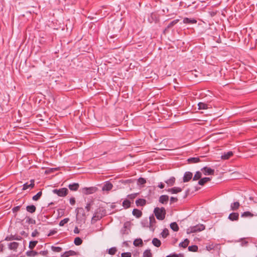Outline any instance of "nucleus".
I'll list each match as a JSON object with an SVG mask.
<instances>
[{"instance_id":"nucleus-3","label":"nucleus","mask_w":257,"mask_h":257,"mask_svg":"<svg viewBox=\"0 0 257 257\" xmlns=\"http://www.w3.org/2000/svg\"><path fill=\"white\" fill-rule=\"evenodd\" d=\"M53 192L60 197H65L68 193V190L66 188H62L59 189H54Z\"/></svg>"},{"instance_id":"nucleus-51","label":"nucleus","mask_w":257,"mask_h":257,"mask_svg":"<svg viewBox=\"0 0 257 257\" xmlns=\"http://www.w3.org/2000/svg\"><path fill=\"white\" fill-rule=\"evenodd\" d=\"M57 232V231L56 230V229H53V230H50V232H49V234H48V236H51V235H54V234H55Z\"/></svg>"},{"instance_id":"nucleus-22","label":"nucleus","mask_w":257,"mask_h":257,"mask_svg":"<svg viewBox=\"0 0 257 257\" xmlns=\"http://www.w3.org/2000/svg\"><path fill=\"white\" fill-rule=\"evenodd\" d=\"M19 246V243L17 242H11L9 244V248L11 250H16Z\"/></svg>"},{"instance_id":"nucleus-47","label":"nucleus","mask_w":257,"mask_h":257,"mask_svg":"<svg viewBox=\"0 0 257 257\" xmlns=\"http://www.w3.org/2000/svg\"><path fill=\"white\" fill-rule=\"evenodd\" d=\"M138 195V193H134L127 195V198L131 200H134Z\"/></svg>"},{"instance_id":"nucleus-24","label":"nucleus","mask_w":257,"mask_h":257,"mask_svg":"<svg viewBox=\"0 0 257 257\" xmlns=\"http://www.w3.org/2000/svg\"><path fill=\"white\" fill-rule=\"evenodd\" d=\"M198 106L199 109H207L208 108V104L204 102H199Z\"/></svg>"},{"instance_id":"nucleus-6","label":"nucleus","mask_w":257,"mask_h":257,"mask_svg":"<svg viewBox=\"0 0 257 257\" xmlns=\"http://www.w3.org/2000/svg\"><path fill=\"white\" fill-rule=\"evenodd\" d=\"M201 170L205 175H213L214 173V170L207 167H203Z\"/></svg>"},{"instance_id":"nucleus-36","label":"nucleus","mask_w":257,"mask_h":257,"mask_svg":"<svg viewBox=\"0 0 257 257\" xmlns=\"http://www.w3.org/2000/svg\"><path fill=\"white\" fill-rule=\"evenodd\" d=\"M42 195V191H40L38 193H37L36 195H34L33 197V200L34 201H38L41 197Z\"/></svg>"},{"instance_id":"nucleus-39","label":"nucleus","mask_w":257,"mask_h":257,"mask_svg":"<svg viewBox=\"0 0 257 257\" xmlns=\"http://www.w3.org/2000/svg\"><path fill=\"white\" fill-rule=\"evenodd\" d=\"M159 17H148V21L152 23L153 22L157 23L159 21Z\"/></svg>"},{"instance_id":"nucleus-14","label":"nucleus","mask_w":257,"mask_h":257,"mask_svg":"<svg viewBox=\"0 0 257 257\" xmlns=\"http://www.w3.org/2000/svg\"><path fill=\"white\" fill-rule=\"evenodd\" d=\"M182 190V189L181 188L175 187L169 189L167 190V191L171 193L172 194H176V193L181 192Z\"/></svg>"},{"instance_id":"nucleus-41","label":"nucleus","mask_w":257,"mask_h":257,"mask_svg":"<svg viewBox=\"0 0 257 257\" xmlns=\"http://www.w3.org/2000/svg\"><path fill=\"white\" fill-rule=\"evenodd\" d=\"M69 221V218H64L63 219V220H61L60 222H59V225L60 226H64L65 224H66L67 223H68V222Z\"/></svg>"},{"instance_id":"nucleus-37","label":"nucleus","mask_w":257,"mask_h":257,"mask_svg":"<svg viewBox=\"0 0 257 257\" xmlns=\"http://www.w3.org/2000/svg\"><path fill=\"white\" fill-rule=\"evenodd\" d=\"M152 254L151 252V250L147 249L143 253V257H152Z\"/></svg>"},{"instance_id":"nucleus-57","label":"nucleus","mask_w":257,"mask_h":257,"mask_svg":"<svg viewBox=\"0 0 257 257\" xmlns=\"http://www.w3.org/2000/svg\"><path fill=\"white\" fill-rule=\"evenodd\" d=\"M158 187L161 189H163L165 187V185L161 182L159 184Z\"/></svg>"},{"instance_id":"nucleus-34","label":"nucleus","mask_w":257,"mask_h":257,"mask_svg":"<svg viewBox=\"0 0 257 257\" xmlns=\"http://www.w3.org/2000/svg\"><path fill=\"white\" fill-rule=\"evenodd\" d=\"M74 243L76 245H80L82 243V240L81 239V238L77 237L75 238Z\"/></svg>"},{"instance_id":"nucleus-56","label":"nucleus","mask_w":257,"mask_h":257,"mask_svg":"<svg viewBox=\"0 0 257 257\" xmlns=\"http://www.w3.org/2000/svg\"><path fill=\"white\" fill-rule=\"evenodd\" d=\"M85 208L87 210V211H89L90 210V204L88 203L86 206H85Z\"/></svg>"},{"instance_id":"nucleus-20","label":"nucleus","mask_w":257,"mask_h":257,"mask_svg":"<svg viewBox=\"0 0 257 257\" xmlns=\"http://www.w3.org/2000/svg\"><path fill=\"white\" fill-rule=\"evenodd\" d=\"M75 254V251L70 250L67 251H65L62 255H61V257H68L69 256L74 255Z\"/></svg>"},{"instance_id":"nucleus-26","label":"nucleus","mask_w":257,"mask_h":257,"mask_svg":"<svg viewBox=\"0 0 257 257\" xmlns=\"http://www.w3.org/2000/svg\"><path fill=\"white\" fill-rule=\"evenodd\" d=\"M170 228L174 231H178L179 229L178 224L175 222L170 224Z\"/></svg>"},{"instance_id":"nucleus-31","label":"nucleus","mask_w":257,"mask_h":257,"mask_svg":"<svg viewBox=\"0 0 257 257\" xmlns=\"http://www.w3.org/2000/svg\"><path fill=\"white\" fill-rule=\"evenodd\" d=\"M189 243V240L187 238L185 239L184 241L181 242L179 244V246L183 248H186Z\"/></svg>"},{"instance_id":"nucleus-33","label":"nucleus","mask_w":257,"mask_h":257,"mask_svg":"<svg viewBox=\"0 0 257 257\" xmlns=\"http://www.w3.org/2000/svg\"><path fill=\"white\" fill-rule=\"evenodd\" d=\"M253 216V214H252L249 211L244 212L243 213H242V214L241 215V216L242 217H252Z\"/></svg>"},{"instance_id":"nucleus-53","label":"nucleus","mask_w":257,"mask_h":257,"mask_svg":"<svg viewBox=\"0 0 257 257\" xmlns=\"http://www.w3.org/2000/svg\"><path fill=\"white\" fill-rule=\"evenodd\" d=\"M70 203L72 205H74L75 203V199L74 197H71L69 200Z\"/></svg>"},{"instance_id":"nucleus-35","label":"nucleus","mask_w":257,"mask_h":257,"mask_svg":"<svg viewBox=\"0 0 257 257\" xmlns=\"http://www.w3.org/2000/svg\"><path fill=\"white\" fill-rule=\"evenodd\" d=\"M198 247L196 245H193L188 247V250L190 251L196 252L198 250Z\"/></svg>"},{"instance_id":"nucleus-2","label":"nucleus","mask_w":257,"mask_h":257,"mask_svg":"<svg viewBox=\"0 0 257 257\" xmlns=\"http://www.w3.org/2000/svg\"><path fill=\"white\" fill-rule=\"evenodd\" d=\"M205 228V225L201 224H199L195 226H190L187 229V233L190 234L192 233H195L201 231Z\"/></svg>"},{"instance_id":"nucleus-25","label":"nucleus","mask_w":257,"mask_h":257,"mask_svg":"<svg viewBox=\"0 0 257 257\" xmlns=\"http://www.w3.org/2000/svg\"><path fill=\"white\" fill-rule=\"evenodd\" d=\"M165 182L170 186H173L175 182V178L171 177L169 179L166 180Z\"/></svg>"},{"instance_id":"nucleus-1","label":"nucleus","mask_w":257,"mask_h":257,"mask_svg":"<svg viewBox=\"0 0 257 257\" xmlns=\"http://www.w3.org/2000/svg\"><path fill=\"white\" fill-rule=\"evenodd\" d=\"M154 213L158 220H162L165 218L166 211L164 207H156L154 210Z\"/></svg>"},{"instance_id":"nucleus-44","label":"nucleus","mask_w":257,"mask_h":257,"mask_svg":"<svg viewBox=\"0 0 257 257\" xmlns=\"http://www.w3.org/2000/svg\"><path fill=\"white\" fill-rule=\"evenodd\" d=\"M51 248H52V250L53 251H55V252H59L62 251V248L61 247H59V246H52Z\"/></svg>"},{"instance_id":"nucleus-10","label":"nucleus","mask_w":257,"mask_h":257,"mask_svg":"<svg viewBox=\"0 0 257 257\" xmlns=\"http://www.w3.org/2000/svg\"><path fill=\"white\" fill-rule=\"evenodd\" d=\"M169 200V196L166 195H161L159 197V202L162 204H167Z\"/></svg>"},{"instance_id":"nucleus-17","label":"nucleus","mask_w":257,"mask_h":257,"mask_svg":"<svg viewBox=\"0 0 257 257\" xmlns=\"http://www.w3.org/2000/svg\"><path fill=\"white\" fill-rule=\"evenodd\" d=\"M79 187V185L77 183H73L68 185V187L71 191H77Z\"/></svg>"},{"instance_id":"nucleus-23","label":"nucleus","mask_w":257,"mask_h":257,"mask_svg":"<svg viewBox=\"0 0 257 257\" xmlns=\"http://www.w3.org/2000/svg\"><path fill=\"white\" fill-rule=\"evenodd\" d=\"M26 210L28 212L33 213L36 211V207L34 205H28Z\"/></svg>"},{"instance_id":"nucleus-42","label":"nucleus","mask_w":257,"mask_h":257,"mask_svg":"<svg viewBox=\"0 0 257 257\" xmlns=\"http://www.w3.org/2000/svg\"><path fill=\"white\" fill-rule=\"evenodd\" d=\"M161 235L163 238H166L169 235V230L167 228H165L161 233Z\"/></svg>"},{"instance_id":"nucleus-62","label":"nucleus","mask_w":257,"mask_h":257,"mask_svg":"<svg viewBox=\"0 0 257 257\" xmlns=\"http://www.w3.org/2000/svg\"><path fill=\"white\" fill-rule=\"evenodd\" d=\"M3 247L4 245L3 244H0V251H3Z\"/></svg>"},{"instance_id":"nucleus-11","label":"nucleus","mask_w":257,"mask_h":257,"mask_svg":"<svg viewBox=\"0 0 257 257\" xmlns=\"http://www.w3.org/2000/svg\"><path fill=\"white\" fill-rule=\"evenodd\" d=\"M130 223L128 222H125L123 224V228L121 230V232L122 234H128V231L127 229L130 230Z\"/></svg>"},{"instance_id":"nucleus-52","label":"nucleus","mask_w":257,"mask_h":257,"mask_svg":"<svg viewBox=\"0 0 257 257\" xmlns=\"http://www.w3.org/2000/svg\"><path fill=\"white\" fill-rule=\"evenodd\" d=\"M178 201V199L176 197H171L170 198V204L176 202Z\"/></svg>"},{"instance_id":"nucleus-29","label":"nucleus","mask_w":257,"mask_h":257,"mask_svg":"<svg viewBox=\"0 0 257 257\" xmlns=\"http://www.w3.org/2000/svg\"><path fill=\"white\" fill-rule=\"evenodd\" d=\"M188 162L189 163H196L200 162L199 157H192L188 159Z\"/></svg>"},{"instance_id":"nucleus-28","label":"nucleus","mask_w":257,"mask_h":257,"mask_svg":"<svg viewBox=\"0 0 257 257\" xmlns=\"http://www.w3.org/2000/svg\"><path fill=\"white\" fill-rule=\"evenodd\" d=\"M143 244V240L141 238L136 239L134 241V245L136 246H142Z\"/></svg>"},{"instance_id":"nucleus-61","label":"nucleus","mask_w":257,"mask_h":257,"mask_svg":"<svg viewBox=\"0 0 257 257\" xmlns=\"http://www.w3.org/2000/svg\"><path fill=\"white\" fill-rule=\"evenodd\" d=\"M109 37L110 38H114L116 37V35H110Z\"/></svg>"},{"instance_id":"nucleus-21","label":"nucleus","mask_w":257,"mask_h":257,"mask_svg":"<svg viewBox=\"0 0 257 257\" xmlns=\"http://www.w3.org/2000/svg\"><path fill=\"white\" fill-rule=\"evenodd\" d=\"M146 203V200L144 199H139L136 201V204L137 206H143Z\"/></svg>"},{"instance_id":"nucleus-45","label":"nucleus","mask_w":257,"mask_h":257,"mask_svg":"<svg viewBox=\"0 0 257 257\" xmlns=\"http://www.w3.org/2000/svg\"><path fill=\"white\" fill-rule=\"evenodd\" d=\"M146 183V180L144 178H140L138 180V184L139 185H144Z\"/></svg>"},{"instance_id":"nucleus-19","label":"nucleus","mask_w":257,"mask_h":257,"mask_svg":"<svg viewBox=\"0 0 257 257\" xmlns=\"http://www.w3.org/2000/svg\"><path fill=\"white\" fill-rule=\"evenodd\" d=\"M132 213L133 215L136 216L137 218H140L142 215V211L138 209H134Z\"/></svg>"},{"instance_id":"nucleus-30","label":"nucleus","mask_w":257,"mask_h":257,"mask_svg":"<svg viewBox=\"0 0 257 257\" xmlns=\"http://www.w3.org/2000/svg\"><path fill=\"white\" fill-rule=\"evenodd\" d=\"M122 206L125 209L128 208L131 206V202L127 199L124 200L122 202Z\"/></svg>"},{"instance_id":"nucleus-46","label":"nucleus","mask_w":257,"mask_h":257,"mask_svg":"<svg viewBox=\"0 0 257 257\" xmlns=\"http://www.w3.org/2000/svg\"><path fill=\"white\" fill-rule=\"evenodd\" d=\"M26 254L28 256H35L36 254H37V252L33 250H30L26 252Z\"/></svg>"},{"instance_id":"nucleus-15","label":"nucleus","mask_w":257,"mask_h":257,"mask_svg":"<svg viewBox=\"0 0 257 257\" xmlns=\"http://www.w3.org/2000/svg\"><path fill=\"white\" fill-rule=\"evenodd\" d=\"M197 22V21L194 18H188V17H185L183 20L184 23H187L189 24H195Z\"/></svg>"},{"instance_id":"nucleus-63","label":"nucleus","mask_w":257,"mask_h":257,"mask_svg":"<svg viewBox=\"0 0 257 257\" xmlns=\"http://www.w3.org/2000/svg\"><path fill=\"white\" fill-rule=\"evenodd\" d=\"M20 238H19L18 237H15V240H20Z\"/></svg>"},{"instance_id":"nucleus-27","label":"nucleus","mask_w":257,"mask_h":257,"mask_svg":"<svg viewBox=\"0 0 257 257\" xmlns=\"http://www.w3.org/2000/svg\"><path fill=\"white\" fill-rule=\"evenodd\" d=\"M152 243L156 247H160L161 245V241L157 238H154L153 239Z\"/></svg>"},{"instance_id":"nucleus-7","label":"nucleus","mask_w":257,"mask_h":257,"mask_svg":"<svg viewBox=\"0 0 257 257\" xmlns=\"http://www.w3.org/2000/svg\"><path fill=\"white\" fill-rule=\"evenodd\" d=\"M228 218L232 221H237L239 219V213L232 212L229 215Z\"/></svg>"},{"instance_id":"nucleus-60","label":"nucleus","mask_w":257,"mask_h":257,"mask_svg":"<svg viewBox=\"0 0 257 257\" xmlns=\"http://www.w3.org/2000/svg\"><path fill=\"white\" fill-rule=\"evenodd\" d=\"M28 222L31 223H35V221L34 220H33L32 218H29Z\"/></svg>"},{"instance_id":"nucleus-32","label":"nucleus","mask_w":257,"mask_h":257,"mask_svg":"<svg viewBox=\"0 0 257 257\" xmlns=\"http://www.w3.org/2000/svg\"><path fill=\"white\" fill-rule=\"evenodd\" d=\"M202 176V174L200 172L197 171L196 172L195 175L193 178V180L194 181H196L199 179H200Z\"/></svg>"},{"instance_id":"nucleus-40","label":"nucleus","mask_w":257,"mask_h":257,"mask_svg":"<svg viewBox=\"0 0 257 257\" xmlns=\"http://www.w3.org/2000/svg\"><path fill=\"white\" fill-rule=\"evenodd\" d=\"M37 243V241H31L29 243V247L31 249H33L36 246Z\"/></svg>"},{"instance_id":"nucleus-48","label":"nucleus","mask_w":257,"mask_h":257,"mask_svg":"<svg viewBox=\"0 0 257 257\" xmlns=\"http://www.w3.org/2000/svg\"><path fill=\"white\" fill-rule=\"evenodd\" d=\"M121 257H131L132 254L131 252H123L121 254Z\"/></svg>"},{"instance_id":"nucleus-4","label":"nucleus","mask_w":257,"mask_h":257,"mask_svg":"<svg viewBox=\"0 0 257 257\" xmlns=\"http://www.w3.org/2000/svg\"><path fill=\"white\" fill-rule=\"evenodd\" d=\"M97 190L95 187H84L81 189V192L85 195H89L94 193Z\"/></svg>"},{"instance_id":"nucleus-5","label":"nucleus","mask_w":257,"mask_h":257,"mask_svg":"<svg viewBox=\"0 0 257 257\" xmlns=\"http://www.w3.org/2000/svg\"><path fill=\"white\" fill-rule=\"evenodd\" d=\"M149 220H150V224H149V228L152 231H154L155 230V229L156 227V220L155 218V217L153 215H151L149 217Z\"/></svg>"},{"instance_id":"nucleus-18","label":"nucleus","mask_w":257,"mask_h":257,"mask_svg":"<svg viewBox=\"0 0 257 257\" xmlns=\"http://www.w3.org/2000/svg\"><path fill=\"white\" fill-rule=\"evenodd\" d=\"M211 178L209 177H204L203 178L200 179L198 181V184L201 186L204 185L206 183L210 181L211 180Z\"/></svg>"},{"instance_id":"nucleus-50","label":"nucleus","mask_w":257,"mask_h":257,"mask_svg":"<svg viewBox=\"0 0 257 257\" xmlns=\"http://www.w3.org/2000/svg\"><path fill=\"white\" fill-rule=\"evenodd\" d=\"M20 208H21V206L20 205L17 206H16V207H14L12 209L13 212L14 213H16V212H18V211L20 210Z\"/></svg>"},{"instance_id":"nucleus-13","label":"nucleus","mask_w":257,"mask_h":257,"mask_svg":"<svg viewBox=\"0 0 257 257\" xmlns=\"http://www.w3.org/2000/svg\"><path fill=\"white\" fill-rule=\"evenodd\" d=\"M112 187L113 185L111 183L106 182L102 187V189L103 191H110L112 188Z\"/></svg>"},{"instance_id":"nucleus-59","label":"nucleus","mask_w":257,"mask_h":257,"mask_svg":"<svg viewBox=\"0 0 257 257\" xmlns=\"http://www.w3.org/2000/svg\"><path fill=\"white\" fill-rule=\"evenodd\" d=\"M247 244H248V242L247 241H243L242 242V246H247Z\"/></svg>"},{"instance_id":"nucleus-55","label":"nucleus","mask_w":257,"mask_h":257,"mask_svg":"<svg viewBox=\"0 0 257 257\" xmlns=\"http://www.w3.org/2000/svg\"><path fill=\"white\" fill-rule=\"evenodd\" d=\"M167 257H179V255L176 253H173L167 255Z\"/></svg>"},{"instance_id":"nucleus-8","label":"nucleus","mask_w":257,"mask_h":257,"mask_svg":"<svg viewBox=\"0 0 257 257\" xmlns=\"http://www.w3.org/2000/svg\"><path fill=\"white\" fill-rule=\"evenodd\" d=\"M193 174L190 172H186L184 173L183 176V182H187L189 181L192 178Z\"/></svg>"},{"instance_id":"nucleus-38","label":"nucleus","mask_w":257,"mask_h":257,"mask_svg":"<svg viewBox=\"0 0 257 257\" xmlns=\"http://www.w3.org/2000/svg\"><path fill=\"white\" fill-rule=\"evenodd\" d=\"M117 249L115 247H113L109 248L108 250V253L111 255H114L116 253Z\"/></svg>"},{"instance_id":"nucleus-12","label":"nucleus","mask_w":257,"mask_h":257,"mask_svg":"<svg viewBox=\"0 0 257 257\" xmlns=\"http://www.w3.org/2000/svg\"><path fill=\"white\" fill-rule=\"evenodd\" d=\"M30 182L31 183L30 184H29L28 183H26L23 185V188L22 189L23 190H25L29 188H33L34 187V180H31Z\"/></svg>"},{"instance_id":"nucleus-9","label":"nucleus","mask_w":257,"mask_h":257,"mask_svg":"<svg viewBox=\"0 0 257 257\" xmlns=\"http://www.w3.org/2000/svg\"><path fill=\"white\" fill-rule=\"evenodd\" d=\"M233 153L232 151H229L227 152H224L221 156V158L222 160H227L232 157Z\"/></svg>"},{"instance_id":"nucleus-64","label":"nucleus","mask_w":257,"mask_h":257,"mask_svg":"<svg viewBox=\"0 0 257 257\" xmlns=\"http://www.w3.org/2000/svg\"><path fill=\"white\" fill-rule=\"evenodd\" d=\"M90 20H92L93 17H90Z\"/></svg>"},{"instance_id":"nucleus-54","label":"nucleus","mask_w":257,"mask_h":257,"mask_svg":"<svg viewBox=\"0 0 257 257\" xmlns=\"http://www.w3.org/2000/svg\"><path fill=\"white\" fill-rule=\"evenodd\" d=\"M39 234V232L38 231H37V229H35L32 233V236L33 237H35L38 234Z\"/></svg>"},{"instance_id":"nucleus-43","label":"nucleus","mask_w":257,"mask_h":257,"mask_svg":"<svg viewBox=\"0 0 257 257\" xmlns=\"http://www.w3.org/2000/svg\"><path fill=\"white\" fill-rule=\"evenodd\" d=\"M179 22V20L177 19L171 22L167 26V28L169 29L174 26L175 24H176Z\"/></svg>"},{"instance_id":"nucleus-58","label":"nucleus","mask_w":257,"mask_h":257,"mask_svg":"<svg viewBox=\"0 0 257 257\" xmlns=\"http://www.w3.org/2000/svg\"><path fill=\"white\" fill-rule=\"evenodd\" d=\"M74 232L75 233H78L79 232V230L77 227H75V228L74 229Z\"/></svg>"},{"instance_id":"nucleus-16","label":"nucleus","mask_w":257,"mask_h":257,"mask_svg":"<svg viewBox=\"0 0 257 257\" xmlns=\"http://www.w3.org/2000/svg\"><path fill=\"white\" fill-rule=\"evenodd\" d=\"M239 206H240L239 202L238 201H236V202H234L231 204L230 208H231V210L232 211H236L239 208Z\"/></svg>"},{"instance_id":"nucleus-49","label":"nucleus","mask_w":257,"mask_h":257,"mask_svg":"<svg viewBox=\"0 0 257 257\" xmlns=\"http://www.w3.org/2000/svg\"><path fill=\"white\" fill-rule=\"evenodd\" d=\"M5 240L7 241L15 240V236L12 235L10 236H8L6 237Z\"/></svg>"}]
</instances>
